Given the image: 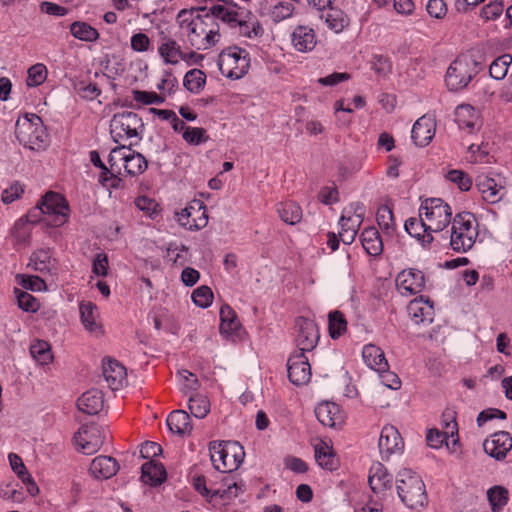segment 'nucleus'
<instances>
[{
	"label": "nucleus",
	"mask_w": 512,
	"mask_h": 512,
	"mask_svg": "<svg viewBox=\"0 0 512 512\" xmlns=\"http://www.w3.org/2000/svg\"><path fill=\"white\" fill-rule=\"evenodd\" d=\"M376 220L379 227L387 234L395 231V220L392 208L388 205H381L376 213Z\"/></svg>",
	"instance_id": "5fc2aeb1"
},
{
	"label": "nucleus",
	"mask_w": 512,
	"mask_h": 512,
	"mask_svg": "<svg viewBox=\"0 0 512 512\" xmlns=\"http://www.w3.org/2000/svg\"><path fill=\"white\" fill-rule=\"evenodd\" d=\"M241 324L237 318L236 312L228 305L224 304L220 309V332L221 334H236Z\"/></svg>",
	"instance_id": "ea45409f"
},
{
	"label": "nucleus",
	"mask_w": 512,
	"mask_h": 512,
	"mask_svg": "<svg viewBox=\"0 0 512 512\" xmlns=\"http://www.w3.org/2000/svg\"><path fill=\"white\" fill-rule=\"evenodd\" d=\"M475 187L481 199L488 204L499 203L507 194L506 180L500 174L481 173L477 175Z\"/></svg>",
	"instance_id": "f8f14e48"
},
{
	"label": "nucleus",
	"mask_w": 512,
	"mask_h": 512,
	"mask_svg": "<svg viewBox=\"0 0 512 512\" xmlns=\"http://www.w3.org/2000/svg\"><path fill=\"white\" fill-rule=\"evenodd\" d=\"M291 43L298 52H311L317 44V36L312 27L298 25L291 34Z\"/></svg>",
	"instance_id": "b1692460"
},
{
	"label": "nucleus",
	"mask_w": 512,
	"mask_h": 512,
	"mask_svg": "<svg viewBox=\"0 0 512 512\" xmlns=\"http://www.w3.org/2000/svg\"><path fill=\"white\" fill-rule=\"evenodd\" d=\"M276 210L281 220L289 225L300 223L303 217L301 206L294 201L281 202L277 204Z\"/></svg>",
	"instance_id": "4c0bfd02"
},
{
	"label": "nucleus",
	"mask_w": 512,
	"mask_h": 512,
	"mask_svg": "<svg viewBox=\"0 0 512 512\" xmlns=\"http://www.w3.org/2000/svg\"><path fill=\"white\" fill-rule=\"evenodd\" d=\"M216 11L220 15V21L230 28L237 29L239 35L250 39L263 36L264 28L250 11L232 3H224L223 8H217Z\"/></svg>",
	"instance_id": "7ed1b4c3"
},
{
	"label": "nucleus",
	"mask_w": 512,
	"mask_h": 512,
	"mask_svg": "<svg viewBox=\"0 0 512 512\" xmlns=\"http://www.w3.org/2000/svg\"><path fill=\"white\" fill-rule=\"evenodd\" d=\"M447 179L455 183L461 191H468L472 187V180L461 170H450Z\"/></svg>",
	"instance_id": "e2e57ef3"
},
{
	"label": "nucleus",
	"mask_w": 512,
	"mask_h": 512,
	"mask_svg": "<svg viewBox=\"0 0 512 512\" xmlns=\"http://www.w3.org/2000/svg\"><path fill=\"white\" fill-rule=\"evenodd\" d=\"M457 433V423L452 421L446 423V430L441 432L437 429H430L427 433L426 440L430 447L439 448L448 439L449 435L453 436Z\"/></svg>",
	"instance_id": "49530a36"
},
{
	"label": "nucleus",
	"mask_w": 512,
	"mask_h": 512,
	"mask_svg": "<svg viewBox=\"0 0 512 512\" xmlns=\"http://www.w3.org/2000/svg\"><path fill=\"white\" fill-rule=\"evenodd\" d=\"M217 8H223V4L210 7H200L198 11L203 14L193 15V12L181 10L178 14L181 28L186 29L190 45L197 50H207L215 46L221 38L220 15Z\"/></svg>",
	"instance_id": "f257e3e1"
},
{
	"label": "nucleus",
	"mask_w": 512,
	"mask_h": 512,
	"mask_svg": "<svg viewBox=\"0 0 512 512\" xmlns=\"http://www.w3.org/2000/svg\"><path fill=\"white\" fill-rule=\"evenodd\" d=\"M419 216H423L428 230L441 232L451 222V207L440 198H428L422 202Z\"/></svg>",
	"instance_id": "9d476101"
},
{
	"label": "nucleus",
	"mask_w": 512,
	"mask_h": 512,
	"mask_svg": "<svg viewBox=\"0 0 512 512\" xmlns=\"http://www.w3.org/2000/svg\"><path fill=\"white\" fill-rule=\"evenodd\" d=\"M142 118L135 112H121L113 115L110 122V134L114 142L138 137L139 130H143Z\"/></svg>",
	"instance_id": "9b49d317"
},
{
	"label": "nucleus",
	"mask_w": 512,
	"mask_h": 512,
	"mask_svg": "<svg viewBox=\"0 0 512 512\" xmlns=\"http://www.w3.org/2000/svg\"><path fill=\"white\" fill-rule=\"evenodd\" d=\"M168 256L170 260L176 264L183 266L186 263V254L188 252V248L185 245H173L170 244L168 249Z\"/></svg>",
	"instance_id": "338daca9"
},
{
	"label": "nucleus",
	"mask_w": 512,
	"mask_h": 512,
	"mask_svg": "<svg viewBox=\"0 0 512 512\" xmlns=\"http://www.w3.org/2000/svg\"><path fill=\"white\" fill-rule=\"evenodd\" d=\"M209 453L214 468L223 473L238 469L244 460V448L236 441H213Z\"/></svg>",
	"instance_id": "423d86ee"
},
{
	"label": "nucleus",
	"mask_w": 512,
	"mask_h": 512,
	"mask_svg": "<svg viewBox=\"0 0 512 512\" xmlns=\"http://www.w3.org/2000/svg\"><path fill=\"white\" fill-rule=\"evenodd\" d=\"M103 377L112 390H118L126 376V370L118 361L107 358L102 363Z\"/></svg>",
	"instance_id": "bb28decb"
},
{
	"label": "nucleus",
	"mask_w": 512,
	"mask_h": 512,
	"mask_svg": "<svg viewBox=\"0 0 512 512\" xmlns=\"http://www.w3.org/2000/svg\"><path fill=\"white\" fill-rule=\"evenodd\" d=\"M128 148H131L130 146L120 145L118 147H115L111 150L109 157H108V163L112 170L116 169L117 173H121V167L120 164L126 162V159L129 157V151Z\"/></svg>",
	"instance_id": "6e6d98bb"
},
{
	"label": "nucleus",
	"mask_w": 512,
	"mask_h": 512,
	"mask_svg": "<svg viewBox=\"0 0 512 512\" xmlns=\"http://www.w3.org/2000/svg\"><path fill=\"white\" fill-rule=\"evenodd\" d=\"M407 312L415 324H430L434 318L433 303L423 296L413 299L407 306Z\"/></svg>",
	"instance_id": "5701e85b"
},
{
	"label": "nucleus",
	"mask_w": 512,
	"mask_h": 512,
	"mask_svg": "<svg viewBox=\"0 0 512 512\" xmlns=\"http://www.w3.org/2000/svg\"><path fill=\"white\" fill-rule=\"evenodd\" d=\"M129 157L124 163L125 172L130 176L142 174L148 167L146 158L131 148H128Z\"/></svg>",
	"instance_id": "a18cd8bd"
},
{
	"label": "nucleus",
	"mask_w": 512,
	"mask_h": 512,
	"mask_svg": "<svg viewBox=\"0 0 512 512\" xmlns=\"http://www.w3.org/2000/svg\"><path fill=\"white\" fill-rule=\"evenodd\" d=\"M478 236V224L469 212L458 213L452 222L450 245L454 251L466 252L471 249Z\"/></svg>",
	"instance_id": "0eeeda50"
},
{
	"label": "nucleus",
	"mask_w": 512,
	"mask_h": 512,
	"mask_svg": "<svg viewBox=\"0 0 512 512\" xmlns=\"http://www.w3.org/2000/svg\"><path fill=\"white\" fill-rule=\"evenodd\" d=\"M269 4V14L274 22L283 21L293 15L294 2L298 0H266Z\"/></svg>",
	"instance_id": "58836bf2"
},
{
	"label": "nucleus",
	"mask_w": 512,
	"mask_h": 512,
	"mask_svg": "<svg viewBox=\"0 0 512 512\" xmlns=\"http://www.w3.org/2000/svg\"><path fill=\"white\" fill-rule=\"evenodd\" d=\"M167 478L163 464L153 460L147 461L141 467V480L150 486H158Z\"/></svg>",
	"instance_id": "7c9ffc66"
},
{
	"label": "nucleus",
	"mask_w": 512,
	"mask_h": 512,
	"mask_svg": "<svg viewBox=\"0 0 512 512\" xmlns=\"http://www.w3.org/2000/svg\"><path fill=\"white\" fill-rule=\"evenodd\" d=\"M368 483L374 493H381L392 485V475L379 462L373 464L369 471Z\"/></svg>",
	"instance_id": "cd10ccee"
},
{
	"label": "nucleus",
	"mask_w": 512,
	"mask_h": 512,
	"mask_svg": "<svg viewBox=\"0 0 512 512\" xmlns=\"http://www.w3.org/2000/svg\"><path fill=\"white\" fill-rule=\"evenodd\" d=\"M361 243L370 256H379L383 252V241L375 227H367L361 233Z\"/></svg>",
	"instance_id": "f704fd0d"
},
{
	"label": "nucleus",
	"mask_w": 512,
	"mask_h": 512,
	"mask_svg": "<svg viewBox=\"0 0 512 512\" xmlns=\"http://www.w3.org/2000/svg\"><path fill=\"white\" fill-rule=\"evenodd\" d=\"M512 64V55L503 54L493 60L489 66V74L496 80H502L508 73V68Z\"/></svg>",
	"instance_id": "864d4df0"
},
{
	"label": "nucleus",
	"mask_w": 512,
	"mask_h": 512,
	"mask_svg": "<svg viewBox=\"0 0 512 512\" xmlns=\"http://www.w3.org/2000/svg\"><path fill=\"white\" fill-rule=\"evenodd\" d=\"M223 483L226 488L209 489L206 486V479L204 476H196L193 479V485L197 492L206 498L213 499L219 497L223 500H230L238 496L239 491H242L237 482L233 481L230 477H224Z\"/></svg>",
	"instance_id": "dca6fc26"
},
{
	"label": "nucleus",
	"mask_w": 512,
	"mask_h": 512,
	"mask_svg": "<svg viewBox=\"0 0 512 512\" xmlns=\"http://www.w3.org/2000/svg\"><path fill=\"white\" fill-rule=\"evenodd\" d=\"M206 83V75L199 69L189 70L183 80L185 88L191 93H199Z\"/></svg>",
	"instance_id": "3c124183"
},
{
	"label": "nucleus",
	"mask_w": 512,
	"mask_h": 512,
	"mask_svg": "<svg viewBox=\"0 0 512 512\" xmlns=\"http://www.w3.org/2000/svg\"><path fill=\"white\" fill-rule=\"evenodd\" d=\"M295 329V342L299 349L298 352L305 353L313 350L320 338L317 324L309 318L298 317L295 320Z\"/></svg>",
	"instance_id": "4468645a"
},
{
	"label": "nucleus",
	"mask_w": 512,
	"mask_h": 512,
	"mask_svg": "<svg viewBox=\"0 0 512 512\" xmlns=\"http://www.w3.org/2000/svg\"><path fill=\"white\" fill-rule=\"evenodd\" d=\"M78 94L87 100H94L101 94L100 88L96 83L81 81L76 85Z\"/></svg>",
	"instance_id": "0e129e2a"
},
{
	"label": "nucleus",
	"mask_w": 512,
	"mask_h": 512,
	"mask_svg": "<svg viewBox=\"0 0 512 512\" xmlns=\"http://www.w3.org/2000/svg\"><path fill=\"white\" fill-rule=\"evenodd\" d=\"M362 357L365 364L378 373H383L388 369L384 352L374 344H367L363 347Z\"/></svg>",
	"instance_id": "c756f323"
},
{
	"label": "nucleus",
	"mask_w": 512,
	"mask_h": 512,
	"mask_svg": "<svg viewBox=\"0 0 512 512\" xmlns=\"http://www.w3.org/2000/svg\"><path fill=\"white\" fill-rule=\"evenodd\" d=\"M27 73L26 83L29 87H37L47 78V68L41 63L31 66Z\"/></svg>",
	"instance_id": "13d9d810"
},
{
	"label": "nucleus",
	"mask_w": 512,
	"mask_h": 512,
	"mask_svg": "<svg viewBox=\"0 0 512 512\" xmlns=\"http://www.w3.org/2000/svg\"><path fill=\"white\" fill-rule=\"evenodd\" d=\"M30 354L40 365H48L53 360L51 346L44 340H36L30 346Z\"/></svg>",
	"instance_id": "09e8293b"
},
{
	"label": "nucleus",
	"mask_w": 512,
	"mask_h": 512,
	"mask_svg": "<svg viewBox=\"0 0 512 512\" xmlns=\"http://www.w3.org/2000/svg\"><path fill=\"white\" fill-rule=\"evenodd\" d=\"M218 68L221 74L230 79L242 78L249 69V53L236 46L224 49L218 56Z\"/></svg>",
	"instance_id": "1a4fd4ad"
},
{
	"label": "nucleus",
	"mask_w": 512,
	"mask_h": 512,
	"mask_svg": "<svg viewBox=\"0 0 512 512\" xmlns=\"http://www.w3.org/2000/svg\"><path fill=\"white\" fill-rule=\"evenodd\" d=\"M405 230L410 236L419 240L423 246L429 245L433 241L432 231L428 230L423 216L411 217L406 220Z\"/></svg>",
	"instance_id": "2f4dec72"
},
{
	"label": "nucleus",
	"mask_w": 512,
	"mask_h": 512,
	"mask_svg": "<svg viewBox=\"0 0 512 512\" xmlns=\"http://www.w3.org/2000/svg\"><path fill=\"white\" fill-rule=\"evenodd\" d=\"M477 120V113L473 106L461 104L455 109V121L460 128L473 130Z\"/></svg>",
	"instance_id": "c03bdc74"
},
{
	"label": "nucleus",
	"mask_w": 512,
	"mask_h": 512,
	"mask_svg": "<svg viewBox=\"0 0 512 512\" xmlns=\"http://www.w3.org/2000/svg\"><path fill=\"white\" fill-rule=\"evenodd\" d=\"M15 136L24 147L34 151L44 150L49 143L42 119L33 113L18 118Z\"/></svg>",
	"instance_id": "20e7f679"
},
{
	"label": "nucleus",
	"mask_w": 512,
	"mask_h": 512,
	"mask_svg": "<svg viewBox=\"0 0 512 512\" xmlns=\"http://www.w3.org/2000/svg\"><path fill=\"white\" fill-rule=\"evenodd\" d=\"M103 395L97 389L84 392L77 400L78 409L88 415L98 414L103 408Z\"/></svg>",
	"instance_id": "c85d7f7f"
},
{
	"label": "nucleus",
	"mask_w": 512,
	"mask_h": 512,
	"mask_svg": "<svg viewBox=\"0 0 512 512\" xmlns=\"http://www.w3.org/2000/svg\"><path fill=\"white\" fill-rule=\"evenodd\" d=\"M481 70V65L470 55L458 56L448 67L445 82L449 90L459 91L468 86Z\"/></svg>",
	"instance_id": "6e6552de"
},
{
	"label": "nucleus",
	"mask_w": 512,
	"mask_h": 512,
	"mask_svg": "<svg viewBox=\"0 0 512 512\" xmlns=\"http://www.w3.org/2000/svg\"><path fill=\"white\" fill-rule=\"evenodd\" d=\"M119 469L117 461L111 456H98L90 464L89 472L96 479H109Z\"/></svg>",
	"instance_id": "a878e982"
},
{
	"label": "nucleus",
	"mask_w": 512,
	"mask_h": 512,
	"mask_svg": "<svg viewBox=\"0 0 512 512\" xmlns=\"http://www.w3.org/2000/svg\"><path fill=\"white\" fill-rule=\"evenodd\" d=\"M396 483L397 493L409 509L419 510L428 504L425 484L415 472L409 469L402 470Z\"/></svg>",
	"instance_id": "39448f33"
},
{
	"label": "nucleus",
	"mask_w": 512,
	"mask_h": 512,
	"mask_svg": "<svg viewBox=\"0 0 512 512\" xmlns=\"http://www.w3.org/2000/svg\"><path fill=\"white\" fill-rule=\"evenodd\" d=\"M315 415L318 421L327 427L335 428L343 422L339 405L334 402H322L315 408Z\"/></svg>",
	"instance_id": "393cba45"
},
{
	"label": "nucleus",
	"mask_w": 512,
	"mask_h": 512,
	"mask_svg": "<svg viewBox=\"0 0 512 512\" xmlns=\"http://www.w3.org/2000/svg\"><path fill=\"white\" fill-rule=\"evenodd\" d=\"M18 307L25 312L35 313L39 309L37 299L30 293L15 288Z\"/></svg>",
	"instance_id": "4d7b16f0"
},
{
	"label": "nucleus",
	"mask_w": 512,
	"mask_h": 512,
	"mask_svg": "<svg viewBox=\"0 0 512 512\" xmlns=\"http://www.w3.org/2000/svg\"><path fill=\"white\" fill-rule=\"evenodd\" d=\"M183 139L191 145H199L209 140V136L204 128L187 126L182 134Z\"/></svg>",
	"instance_id": "680f3d73"
},
{
	"label": "nucleus",
	"mask_w": 512,
	"mask_h": 512,
	"mask_svg": "<svg viewBox=\"0 0 512 512\" xmlns=\"http://www.w3.org/2000/svg\"><path fill=\"white\" fill-rule=\"evenodd\" d=\"M378 446L383 458H389L393 453L401 450L403 440L396 427L386 425L382 428Z\"/></svg>",
	"instance_id": "4be33fe9"
},
{
	"label": "nucleus",
	"mask_w": 512,
	"mask_h": 512,
	"mask_svg": "<svg viewBox=\"0 0 512 512\" xmlns=\"http://www.w3.org/2000/svg\"><path fill=\"white\" fill-rule=\"evenodd\" d=\"M167 425L173 433L179 435L190 434L192 424L189 414L184 410H174L167 418Z\"/></svg>",
	"instance_id": "e433bc0d"
},
{
	"label": "nucleus",
	"mask_w": 512,
	"mask_h": 512,
	"mask_svg": "<svg viewBox=\"0 0 512 512\" xmlns=\"http://www.w3.org/2000/svg\"><path fill=\"white\" fill-rule=\"evenodd\" d=\"M287 372L290 382L296 386L305 385L311 378V366L303 352L292 354L287 361Z\"/></svg>",
	"instance_id": "a211bd4d"
},
{
	"label": "nucleus",
	"mask_w": 512,
	"mask_h": 512,
	"mask_svg": "<svg viewBox=\"0 0 512 512\" xmlns=\"http://www.w3.org/2000/svg\"><path fill=\"white\" fill-rule=\"evenodd\" d=\"M136 207L144 212L145 215L150 217L151 219L156 218V216L160 213L161 209L159 204L152 198L147 196H139L135 199Z\"/></svg>",
	"instance_id": "052dcab7"
},
{
	"label": "nucleus",
	"mask_w": 512,
	"mask_h": 512,
	"mask_svg": "<svg viewBox=\"0 0 512 512\" xmlns=\"http://www.w3.org/2000/svg\"><path fill=\"white\" fill-rule=\"evenodd\" d=\"M436 121L431 115H423L416 120L412 127L411 138L419 147L427 146L435 136Z\"/></svg>",
	"instance_id": "412c9836"
},
{
	"label": "nucleus",
	"mask_w": 512,
	"mask_h": 512,
	"mask_svg": "<svg viewBox=\"0 0 512 512\" xmlns=\"http://www.w3.org/2000/svg\"><path fill=\"white\" fill-rule=\"evenodd\" d=\"M83 326L91 333H101V325L97 322V306L93 302H81L79 306Z\"/></svg>",
	"instance_id": "c9c22d12"
},
{
	"label": "nucleus",
	"mask_w": 512,
	"mask_h": 512,
	"mask_svg": "<svg viewBox=\"0 0 512 512\" xmlns=\"http://www.w3.org/2000/svg\"><path fill=\"white\" fill-rule=\"evenodd\" d=\"M363 211L358 212V208L354 210L352 207L349 209L345 208L340 218L339 224L341 226V232L339 233L340 240L350 245L357 235V231L363 221Z\"/></svg>",
	"instance_id": "aec40b11"
},
{
	"label": "nucleus",
	"mask_w": 512,
	"mask_h": 512,
	"mask_svg": "<svg viewBox=\"0 0 512 512\" xmlns=\"http://www.w3.org/2000/svg\"><path fill=\"white\" fill-rule=\"evenodd\" d=\"M487 498L492 512H501L508 503L509 492L505 487L496 485L487 491Z\"/></svg>",
	"instance_id": "de8ad7c7"
},
{
	"label": "nucleus",
	"mask_w": 512,
	"mask_h": 512,
	"mask_svg": "<svg viewBox=\"0 0 512 512\" xmlns=\"http://www.w3.org/2000/svg\"><path fill=\"white\" fill-rule=\"evenodd\" d=\"M484 452L497 461H502L512 449V437L509 432L498 431L483 442Z\"/></svg>",
	"instance_id": "6ab92c4d"
},
{
	"label": "nucleus",
	"mask_w": 512,
	"mask_h": 512,
	"mask_svg": "<svg viewBox=\"0 0 512 512\" xmlns=\"http://www.w3.org/2000/svg\"><path fill=\"white\" fill-rule=\"evenodd\" d=\"M396 287L403 296H411L423 291L425 287V276L417 269H405L396 277Z\"/></svg>",
	"instance_id": "f3484780"
},
{
	"label": "nucleus",
	"mask_w": 512,
	"mask_h": 512,
	"mask_svg": "<svg viewBox=\"0 0 512 512\" xmlns=\"http://www.w3.org/2000/svg\"><path fill=\"white\" fill-rule=\"evenodd\" d=\"M326 9L327 11L321 15V19L324 20L330 30L340 33L349 25V18L342 10L333 8L332 5Z\"/></svg>",
	"instance_id": "a19ab883"
},
{
	"label": "nucleus",
	"mask_w": 512,
	"mask_h": 512,
	"mask_svg": "<svg viewBox=\"0 0 512 512\" xmlns=\"http://www.w3.org/2000/svg\"><path fill=\"white\" fill-rule=\"evenodd\" d=\"M70 33L76 39L85 42H95L99 39L100 34L89 23L83 21H75L70 25Z\"/></svg>",
	"instance_id": "37998d69"
},
{
	"label": "nucleus",
	"mask_w": 512,
	"mask_h": 512,
	"mask_svg": "<svg viewBox=\"0 0 512 512\" xmlns=\"http://www.w3.org/2000/svg\"><path fill=\"white\" fill-rule=\"evenodd\" d=\"M328 330L332 339H338L347 330V321L340 311L330 312L328 315Z\"/></svg>",
	"instance_id": "8fccbe9b"
},
{
	"label": "nucleus",
	"mask_w": 512,
	"mask_h": 512,
	"mask_svg": "<svg viewBox=\"0 0 512 512\" xmlns=\"http://www.w3.org/2000/svg\"><path fill=\"white\" fill-rule=\"evenodd\" d=\"M69 205L64 196L56 192L46 193L35 208L27 214V222L44 221L52 227L64 225L69 218Z\"/></svg>",
	"instance_id": "f03ea898"
},
{
	"label": "nucleus",
	"mask_w": 512,
	"mask_h": 512,
	"mask_svg": "<svg viewBox=\"0 0 512 512\" xmlns=\"http://www.w3.org/2000/svg\"><path fill=\"white\" fill-rule=\"evenodd\" d=\"M315 458L324 469L332 471L337 468L338 463L333 448L324 441L315 446Z\"/></svg>",
	"instance_id": "79ce46f5"
},
{
	"label": "nucleus",
	"mask_w": 512,
	"mask_h": 512,
	"mask_svg": "<svg viewBox=\"0 0 512 512\" xmlns=\"http://www.w3.org/2000/svg\"><path fill=\"white\" fill-rule=\"evenodd\" d=\"M191 298L196 306L207 308L212 304L213 292L210 287L202 285L192 292Z\"/></svg>",
	"instance_id": "bf43d9fd"
},
{
	"label": "nucleus",
	"mask_w": 512,
	"mask_h": 512,
	"mask_svg": "<svg viewBox=\"0 0 512 512\" xmlns=\"http://www.w3.org/2000/svg\"><path fill=\"white\" fill-rule=\"evenodd\" d=\"M188 408L196 418H204L210 412V402L205 395L194 394L190 396Z\"/></svg>",
	"instance_id": "603ef678"
},
{
	"label": "nucleus",
	"mask_w": 512,
	"mask_h": 512,
	"mask_svg": "<svg viewBox=\"0 0 512 512\" xmlns=\"http://www.w3.org/2000/svg\"><path fill=\"white\" fill-rule=\"evenodd\" d=\"M78 450L83 454H93L100 449L104 443L102 429L98 425H84L74 435Z\"/></svg>",
	"instance_id": "2eb2a0df"
},
{
	"label": "nucleus",
	"mask_w": 512,
	"mask_h": 512,
	"mask_svg": "<svg viewBox=\"0 0 512 512\" xmlns=\"http://www.w3.org/2000/svg\"><path fill=\"white\" fill-rule=\"evenodd\" d=\"M426 10L431 17L443 19L448 9L444 0H429L426 5Z\"/></svg>",
	"instance_id": "774afa93"
},
{
	"label": "nucleus",
	"mask_w": 512,
	"mask_h": 512,
	"mask_svg": "<svg viewBox=\"0 0 512 512\" xmlns=\"http://www.w3.org/2000/svg\"><path fill=\"white\" fill-rule=\"evenodd\" d=\"M55 262L50 249H39L31 254L28 267L40 273H51L56 269Z\"/></svg>",
	"instance_id": "473e14b6"
},
{
	"label": "nucleus",
	"mask_w": 512,
	"mask_h": 512,
	"mask_svg": "<svg viewBox=\"0 0 512 512\" xmlns=\"http://www.w3.org/2000/svg\"><path fill=\"white\" fill-rule=\"evenodd\" d=\"M160 56L168 64L175 65L180 60H186L189 56H193L194 53H184L181 46L173 39H167L158 48Z\"/></svg>",
	"instance_id": "72a5a7b5"
},
{
	"label": "nucleus",
	"mask_w": 512,
	"mask_h": 512,
	"mask_svg": "<svg viewBox=\"0 0 512 512\" xmlns=\"http://www.w3.org/2000/svg\"><path fill=\"white\" fill-rule=\"evenodd\" d=\"M179 224L188 230H200L208 223L206 205L202 200L193 199L180 212L176 213Z\"/></svg>",
	"instance_id": "ddd939ff"
},
{
	"label": "nucleus",
	"mask_w": 512,
	"mask_h": 512,
	"mask_svg": "<svg viewBox=\"0 0 512 512\" xmlns=\"http://www.w3.org/2000/svg\"><path fill=\"white\" fill-rule=\"evenodd\" d=\"M24 193V185L18 181L13 182L2 193V201L5 204H10L19 199Z\"/></svg>",
	"instance_id": "69168bd1"
}]
</instances>
